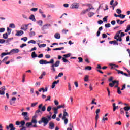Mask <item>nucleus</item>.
I'll return each instance as SVG.
<instances>
[{
  "mask_svg": "<svg viewBox=\"0 0 130 130\" xmlns=\"http://www.w3.org/2000/svg\"><path fill=\"white\" fill-rule=\"evenodd\" d=\"M21 115L23 116V118L25 120H29L30 118H29V116H28V112H23L21 114Z\"/></svg>",
  "mask_w": 130,
  "mask_h": 130,
  "instance_id": "obj_3",
  "label": "nucleus"
},
{
  "mask_svg": "<svg viewBox=\"0 0 130 130\" xmlns=\"http://www.w3.org/2000/svg\"><path fill=\"white\" fill-rule=\"evenodd\" d=\"M32 125V122H27L26 123V127H30Z\"/></svg>",
  "mask_w": 130,
  "mask_h": 130,
  "instance_id": "obj_39",
  "label": "nucleus"
},
{
  "mask_svg": "<svg viewBox=\"0 0 130 130\" xmlns=\"http://www.w3.org/2000/svg\"><path fill=\"white\" fill-rule=\"evenodd\" d=\"M78 59L79 60V61H78L79 63L83 62V58L79 57L78 58Z\"/></svg>",
  "mask_w": 130,
  "mask_h": 130,
  "instance_id": "obj_48",
  "label": "nucleus"
},
{
  "mask_svg": "<svg viewBox=\"0 0 130 130\" xmlns=\"http://www.w3.org/2000/svg\"><path fill=\"white\" fill-rule=\"evenodd\" d=\"M89 9H87L86 10H83L82 12L80 13V15H85L87 12H88Z\"/></svg>",
  "mask_w": 130,
  "mask_h": 130,
  "instance_id": "obj_25",
  "label": "nucleus"
},
{
  "mask_svg": "<svg viewBox=\"0 0 130 130\" xmlns=\"http://www.w3.org/2000/svg\"><path fill=\"white\" fill-rule=\"evenodd\" d=\"M46 75V73L45 72H43V73L41 74V76L40 77H39V79H43V77Z\"/></svg>",
  "mask_w": 130,
  "mask_h": 130,
  "instance_id": "obj_27",
  "label": "nucleus"
},
{
  "mask_svg": "<svg viewBox=\"0 0 130 130\" xmlns=\"http://www.w3.org/2000/svg\"><path fill=\"white\" fill-rule=\"evenodd\" d=\"M5 42H6V40H5L0 39V44H3L5 43Z\"/></svg>",
  "mask_w": 130,
  "mask_h": 130,
  "instance_id": "obj_50",
  "label": "nucleus"
},
{
  "mask_svg": "<svg viewBox=\"0 0 130 130\" xmlns=\"http://www.w3.org/2000/svg\"><path fill=\"white\" fill-rule=\"evenodd\" d=\"M3 37L4 39H8V33H5L3 35Z\"/></svg>",
  "mask_w": 130,
  "mask_h": 130,
  "instance_id": "obj_31",
  "label": "nucleus"
},
{
  "mask_svg": "<svg viewBox=\"0 0 130 130\" xmlns=\"http://www.w3.org/2000/svg\"><path fill=\"white\" fill-rule=\"evenodd\" d=\"M5 32V28H0V33H4Z\"/></svg>",
  "mask_w": 130,
  "mask_h": 130,
  "instance_id": "obj_62",
  "label": "nucleus"
},
{
  "mask_svg": "<svg viewBox=\"0 0 130 130\" xmlns=\"http://www.w3.org/2000/svg\"><path fill=\"white\" fill-rule=\"evenodd\" d=\"M57 108L58 109H59L60 108H64V105H61L58 106L57 107Z\"/></svg>",
  "mask_w": 130,
  "mask_h": 130,
  "instance_id": "obj_45",
  "label": "nucleus"
},
{
  "mask_svg": "<svg viewBox=\"0 0 130 130\" xmlns=\"http://www.w3.org/2000/svg\"><path fill=\"white\" fill-rule=\"evenodd\" d=\"M71 9H79V4L78 3H73L70 6Z\"/></svg>",
  "mask_w": 130,
  "mask_h": 130,
  "instance_id": "obj_8",
  "label": "nucleus"
},
{
  "mask_svg": "<svg viewBox=\"0 0 130 130\" xmlns=\"http://www.w3.org/2000/svg\"><path fill=\"white\" fill-rule=\"evenodd\" d=\"M116 72H117L118 74H121L122 75H123L124 73L123 72V71H121L120 70L116 69Z\"/></svg>",
  "mask_w": 130,
  "mask_h": 130,
  "instance_id": "obj_47",
  "label": "nucleus"
},
{
  "mask_svg": "<svg viewBox=\"0 0 130 130\" xmlns=\"http://www.w3.org/2000/svg\"><path fill=\"white\" fill-rule=\"evenodd\" d=\"M39 109H41V111L43 112H44L46 110V107L45 106H43V104H41L38 106Z\"/></svg>",
  "mask_w": 130,
  "mask_h": 130,
  "instance_id": "obj_6",
  "label": "nucleus"
},
{
  "mask_svg": "<svg viewBox=\"0 0 130 130\" xmlns=\"http://www.w3.org/2000/svg\"><path fill=\"white\" fill-rule=\"evenodd\" d=\"M16 33L15 34V36L20 37L22 36V35L24 34V31L22 30H16Z\"/></svg>",
  "mask_w": 130,
  "mask_h": 130,
  "instance_id": "obj_11",
  "label": "nucleus"
},
{
  "mask_svg": "<svg viewBox=\"0 0 130 130\" xmlns=\"http://www.w3.org/2000/svg\"><path fill=\"white\" fill-rule=\"evenodd\" d=\"M54 37L55 38H56V39H60V34H59V33H56L55 34Z\"/></svg>",
  "mask_w": 130,
  "mask_h": 130,
  "instance_id": "obj_21",
  "label": "nucleus"
},
{
  "mask_svg": "<svg viewBox=\"0 0 130 130\" xmlns=\"http://www.w3.org/2000/svg\"><path fill=\"white\" fill-rule=\"evenodd\" d=\"M25 122L24 120H22V121H20V122L19 121H16V123H15V124H16V125H20V124H21V125L19 126V127H20V128H21V127L24 126V125H25Z\"/></svg>",
  "mask_w": 130,
  "mask_h": 130,
  "instance_id": "obj_4",
  "label": "nucleus"
},
{
  "mask_svg": "<svg viewBox=\"0 0 130 130\" xmlns=\"http://www.w3.org/2000/svg\"><path fill=\"white\" fill-rule=\"evenodd\" d=\"M115 125H116V124H118V125H121V122L120 121H119L118 122H116L114 123Z\"/></svg>",
  "mask_w": 130,
  "mask_h": 130,
  "instance_id": "obj_57",
  "label": "nucleus"
},
{
  "mask_svg": "<svg viewBox=\"0 0 130 130\" xmlns=\"http://www.w3.org/2000/svg\"><path fill=\"white\" fill-rule=\"evenodd\" d=\"M35 35H36V34H35V32H34V31H30L29 32V36L30 37H32V36H35Z\"/></svg>",
  "mask_w": 130,
  "mask_h": 130,
  "instance_id": "obj_35",
  "label": "nucleus"
},
{
  "mask_svg": "<svg viewBox=\"0 0 130 130\" xmlns=\"http://www.w3.org/2000/svg\"><path fill=\"white\" fill-rule=\"evenodd\" d=\"M85 70H87V71H91V70H92V67L87 66L85 68Z\"/></svg>",
  "mask_w": 130,
  "mask_h": 130,
  "instance_id": "obj_33",
  "label": "nucleus"
},
{
  "mask_svg": "<svg viewBox=\"0 0 130 130\" xmlns=\"http://www.w3.org/2000/svg\"><path fill=\"white\" fill-rule=\"evenodd\" d=\"M29 20H31L33 22H36V19H35V16L33 14H31L29 17Z\"/></svg>",
  "mask_w": 130,
  "mask_h": 130,
  "instance_id": "obj_18",
  "label": "nucleus"
},
{
  "mask_svg": "<svg viewBox=\"0 0 130 130\" xmlns=\"http://www.w3.org/2000/svg\"><path fill=\"white\" fill-rule=\"evenodd\" d=\"M6 128L7 129H10V130H16V128L14 127V124H13V123H11L9 126H7Z\"/></svg>",
  "mask_w": 130,
  "mask_h": 130,
  "instance_id": "obj_10",
  "label": "nucleus"
},
{
  "mask_svg": "<svg viewBox=\"0 0 130 130\" xmlns=\"http://www.w3.org/2000/svg\"><path fill=\"white\" fill-rule=\"evenodd\" d=\"M20 52L19 49H13L10 51L11 53H18Z\"/></svg>",
  "mask_w": 130,
  "mask_h": 130,
  "instance_id": "obj_15",
  "label": "nucleus"
},
{
  "mask_svg": "<svg viewBox=\"0 0 130 130\" xmlns=\"http://www.w3.org/2000/svg\"><path fill=\"white\" fill-rule=\"evenodd\" d=\"M54 63V60L53 59H51L50 61H47L46 60H44L43 59H41L39 61L40 64H47L49 63L53 64Z\"/></svg>",
  "mask_w": 130,
  "mask_h": 130,
  "instance_id": "obj_2",
  "label": "nucleus"
},
{
  "mask_svg": "<svg viewBox=\"0 0 130 130\" xmlns=\"http://www.w3.org/2000/svg\"><path fill=\"white\" fill-rule=\"evenodd\" d=\"M112 83H110L109 84V87H111V88H112L114 85H115V84H117L118 85H119V82L118 81H116V80H113L112 81Z\"/></svg>",
  "mask_w": 130,
  "mask_h": 130,
  "instance_id": "obj_7",
  "label": "nucleus"
},
{
  "mask_svg": "<svg viewBox=\"0 0 130 130\" xmlns=\"http://www.w3.org/2000/svg\"><path fill=\"white\" fill-rule=\"evenodd\" d=\"M62 49H64V47L54 48V49H53V50H61Z\"/></svg>",
  "mask_w": 130,
  "mask_h": 130,
  "instance_id": "obj_36",
  "label": "nucleus"
},
{
  "mask_svg": "<svg viewBox=\"0 0 130 130\" xmlns=\"http://www.w3.org/2000/svg\"><path fill=\"white\" fill-rule=\"evenodd\" d=\"M85 82H88L89 81V75H85L84 77Z\"/></svg>",
  "mask_w": 130,
  "mask_h": 130,
  "instance_id": "obj_32",
  "label": "nucleus"
},
{
  "mask_svg": "<svg viewBox=\"0 0 130 130\" xmlns=\"http://www.w3.org/2000/svg\"><path fill=\"white\" fill-rule=\"evenodd\" d=\"M105 27L106 28H110V23H107V24H106L105 25Z\"/></svg>",
  "mask_w": 130,
  "mask_h": 130,
  "instance_id": "obj_60",
  "label": "nucleus"
},
{
  "mask_svg": "<svg viewBox=\"0 0 130 130\" xmlns=\"http://www.w3.org/2000/svg\"><path fill=\"white\" fill-rule=\"evenodd\" d=\"M9 28H12L13 29H15L16 28V26L14 23H11L9 25Z\"/></svg>",
  "mask_w": 130,
  "mask_h": 130,
  "instance_id": "obj_29",
  "label": "nucleus"
},
{
  "mask_svg": "<svg viewBox=\"0 0 130 130\" xmlns=\"http://www.w3.org/2000/svg\"><path fill=\"white\" fill-rule=\"evenodd\" d=\"M109 43L110 44H114V45H118V42L117 41L114 40V41H110Z\"/></svg>",
  "mask_w": 130,
  "mask_h": 130,
  "instance_id": "obj_16",
  "label": "nucleus"
},
{
  "mask_svg": "<svg viewBox=\"0 0 130 130\" xmlns=\"http://www.w3.org/2000/svg\"><path fill=\"white\" fill-rule=\"evenodd\" d=\"M7 32L8 33V35H10V34H11V32H12V29L9 27H7Z\"/></svg>",
  "mask_w": 130,
  "mask_h": 130,
  "instance_id": "obj_49",
  "label": "nucleus"
},
{
  "mask_svg": "<svg viewBox=\"0 0 130 130\" xmlns=\"http://www.w3.org/2000/svg\"><path fill=\"white\" fill-rule=\"evenodd\" d=\"M60 63V61H56L54 64H53V65L54 67H58L59 66Z\"/></svg>",
  "mask_w": 130,
  "mask_h": 130,
  "instance_id": "obj_24",
  "label": "nucleus"
},
{
  "mask_svg": "<svg viewBox=\"0 0 130 130\" xmlns=\"http://www.w3.org/2000/svg\"><path fill=\"white\" fill-rule=\"evenodd\" d=\"M118 108V106H116L115 103L113 104V111H115L116 108Z\"/></svg>",
  "mask_w": 130,
  "mask_h": 130,
  "instance_id": "obj_28",
  "label": "nucleus"
},
{
  "mask_svg": "<svg viewBox=\"0 0 130 130\" xmlns=\"http://www.w3.org/2000/svg\"><path fill=\"white\" fill-rule=\"evenodd\" d=\"M38 25H39V26H42L43 22L42 21V20H39L38 21Z\"/></svg>",
  "mask_w": 130,
  "mask_h": 130,
  "instance_id": "obj_44",
  "label": "nucleus"
},
{
  "mask_svg": "<svg viewBox=\"0 0 130 130\" xmlns=\"http://www.w3.org/2000/svg\"><path fill=\"white\" fill-rule=\"evenodd\" d=\"M45 46H46V44H41L40 45H39V47L40 48H41V47H45Z\"/></svg>",
  "mask_w": 130,
  "mask_h": 130,
  "instance_id": "obj_63",
  "label": "nucleus"
},
{
  "mask_svg": "<svg viewBox=\"0 0 130 130\" xmlns=\"http://www.w3.org/2000/svg\"><path fill=\"white\" fill-rule=\"evenodd\" d=\"M62 60H63V62H70V61H69V60H68L67 59H66V58L63 57L62 58Z\"/></svg>",
  "mask_w": 130,
  "mask_h": 130,
  "instance_id": "obj_54",
  "label": "nucleus"
},
{
  "mask_svg": "<svg viewBox=\"0 0 130 130\" xmlns=\"http://www.w3.org/2000/svg\"><path fill=\"white\" fill-rule=\"evenodd\" d=\"M120 114L124 115V109L121 108L120 110Z\"/></svg>",
  "mask_w": 130,
  "mask_h": 130,
  "instance_id": "obj_34",
  "label": "nucleus"
},
{
  "mask_svg": "<svg viewBox=\"0 0 130 130\" xmlns=\"http://www.w3.org/2000/svg\"><path fill=\"white\" fill-rule=\"evenodd\" d=\"M31 57H32V58H35L37 57V54H36L35 51L32 52Z\"/></svg>",
  "mask_w": 130,
  "mask_h": 130,
  "instance_id": "obj_22",
  "label": "nucleus"
},
{
  "mask_svg": "<svg viewBox=\"0 0 130 130\" xmlns=\"http://www.w3.org/2000/svg\"><path fill=\"white\" fill-rule=\"evenodd\" d=\"M117 14H121V10L117 9L116 10Z\"/></svg>",
  "mask_w": 130,
  "mask_h": 130,
  "instance_id": "obj_64",
  "label": "nucleus"
},
{
  "mask_svg": "<svg viewBox=\"0 0 130 130\" xmlns=\"http://www.w3.org/2000/svg\"><path fill=\"white\" fill-rule=\"evenodd\" d=\"M51 120V116L48 115L47 116V117H43L41 120L38 121V123L39 124H41V123L44 124V126H45L48 124V122H49V121Z\"/></svg>",
  "mask_w": 130,
  "mask_h": 130,
  "instance_id": "obj_1",
  "label": "nucleus"
},
{
  "mask_svg": "<svg viewBox=\"0 0 130 130\" xmlns=\"http://www.w3.org/2000/svg\"><path fill=\"white\" fill-rule=\"evenodd\" d=\"M28 44L32 43V44H35L36 43V41H35V40H31L29 41L28 42Z\"/></svg>",
  "mask_w": 130,
  "mask_h": 130,
  "instance_id": "obj_41",
  "label": "nucleus"
},
{
  "mask_svg": "<svg viewBox=\"0 0 130 130\" xmlns=\"http://www.w3.org/2000/svg\"><path fill=\"white\" fill-rule=\"evenodd\" d=\"M9 59V56L5 57L2 60V62L7 61Z\"/></svg>",
  "mask_w": 130,
  "mask_h": 130,
  "instance_id": "obj_56",
  "label": "nucleus"
},
{
  "mask_svg": "<svg viewBox=\"0 0 130 130\" xmlns=\"http://www.w3.org/2000/svg\"><path fill=\"white\" fill-rule=\"evenodd\" d=\"M63 111V117H62V119H64L66 118V116L69 117V114L68 113V112L66 111V109H64Z\"/></svg>",
  "mask_w": 130,
  "mask_h": 130,
  "instance_id": "obj_14",
  "label": "nucleus"
},
{
  "mask_svg": "<svg viewBox=\"0 0 130 130\" xmlns=\"http://www.w3.org/2000/svg\"><path fill=\"white\" fill-rule=\"evenodd\" d=\"M6 90V87L5 86H3L0 88V95H4L5 94V91Z\"/></svg>",
  "mask_w": 130,
  "mask_h": 130,
  "instance_id": "obj_13",
  "label": "nucleus"
},
{
  "mask_svg": "<svg viewBox=\"0 0 130 130\" xmlns=\"http://www.w3.org/2000/svg\"><path fill=\"white\" fill-rule=\"evenodd\" d=\"M62 120H64V124H68V122L69 121L68 118H65L64 119H62Z\"/></svg>",
  "mask_w": 130,
  "mask_h": 130,
  "instance_id": "obj_46",
  "label": "nucleus"
},
{
  "mask_svg": "<svg viewBox=\"0 0 130 130\" xmlns=\"http://www.w3.org/2000/svg\"><path fill=\"white\" fill-rule=\"evenodd\" d=\"M110 66H111V69L112 70V69H113L114 67L115 68H118V65H116L114 64H111Z\"/></svg>",
  "mask_w": 130,
  "mask_h": 130,
  "instance_id": "obj_38",
  "label": "nucleus"
},
{
  "mask_svg": "<svg viewBox=\"0 0 130 130\" xmlns=\"http://www.w3.org/2000/svg\"><path fill=\"white\" fill-rule=\"evenodd\" d=\"M24 27H21V30H23L24 31H26L28 29V25H25Z\"/></svg>",
  "mask_w": 130,
  "mask_h": 130,
  "instance_id": "obj_23",
  "label": "nucleus"
},
{
  "mask_svg": "<svg viewBox=\"0 0 130 130\" xmlns=\"http://www.w3.org/2000/svg\"><path fill=\"white\" fill-rule=\"evenodd\" d=\"M49 128L50 129H53V128H54V123H53V122H49Z\"/></svg>",
  "mask_w": 130,
  "mask_h": 130,
  "instance_id": "obj_19",
  "label": "nucleus"
},
{
  "mask_svg": "<svg viewBox=\"0 0 130 130\" xmlns=\"http://www.w3.org/2000/svg\"><path fill=\"white\" fill-rule=\"evenodd\" d=\"M31 123H37V120L35 119H32Z\"/></svg>",
  "mask_w": 130,
  "mask_h": 130,
  "instance_id": "obj_59",
  "label": "nucleus"
},
{
  "mask_svg": "<svg viewBox=\"0 0 130 130\" xmlns=\"http://www.w3.org/2000/svg\"><path fill=\"white\" fill-rule=\"evenodd\" d=\"M121 32V30L119 31L116 34L115 36L116 37H118V38H119V34H120Z\"/></svg>",
  "mask_w": 130,
  "mask_h": 130,
  "instance_id": "obj_52",
  "label": "nucleus"
},
{
  "mask_svg": "<svg viewBox=\"0 0 130 130\" xmlns=\"http://www.w3.org/2000/svg\"><path fill=\"white\" fill-rule=\"evenodd\" d=\"M88 17H93V16L94 15H95V13L90 12H89V13L88 14Z\"/></svg>",
  "mask_w": 130,
  "mask_h": 130,
  "instance_id": "obj_30",
  "label": "nucleus"
},
{
  "mask_svg": "<svg viewBox=\"0 0 130 130\" xmlns=\"http://www.w3.org/2000/svg\"><path fill=\"white\" fill-rule=\"evenodd\" d=\"M126 21V20L124 21H120L119 19H117L116 20L117 24H118L119 25H122L124 23H125Z\"/></svg>",
  "mask_w": 130,
  "mask_h": 130,
  "instance_id": "obj_17",
  "label": "nucleus"
},
{
  "mask_svg": "<svg viewBox=\"0 0 130 130\" xmlns=\"http://www.w3.org/2000/svg\"><path fill=\"white\" fill-rule=\"evenodd\" d=\"M11 54V52H7V53H2L1 55V58H3V57H4V56H6V55H9Z\"/></svg>",
  "mask_w": 130,
  "mask_h": 130,
  "instance_id": "obj_20",
  "label": "nucleus"
},
{
  "mask_svg": "<svg viewBox=\"0 0 130 130\" xmlns=\"http://www.w3.org/2000/svg\"><path fill=\"white\" fill-rule=\"evenodd\" d=\"M28 40V38H27V37H23V38H22L21 39V40H23V41H24V42H26V41H27V40Z\"/></svg>",
  "mask_w": 130,
  "mask_h": 130,
  "instance_id": "obj_53",
  "label": "nucleus"
},
{
  "mask_svg": "<svg viewBox=\"0 0 130 130\" xmlns=\"http://www.w3.org/2000/svg\"><path fill=\"white\" fill-rule=\"evenodd\" d=\"M117 93L119 94H121V91H120V87H118Z\"/></svg>",
  "mask_w": 130,
  "mask_h": 130,
  "instance_id": "obj_61",
  "label": "nucleus"
},
{
  "mask_svg": "<svg viewBox=\"0 0 130 130\" xmlns=\"http://www.w3.org/2000/svg\"><path fill=\"white\" fill-rule=\"evenodd\" d=\"M6 128L7 129H10V130H16V128L14 127V124H13V123H11L9 126H7Z\"/></svg>",
  "mask_w": 130,
  "mask_h": 130,
  "instance_id": "obj_9",
  "label": "nucleus"
},
{
  "mask_svg": "<svg viewBox=\"0 0 130 130\" xmlns=\"http://www.w3.org/2000/svg\"><path fill=\"white\" fill-rule=\"evenodd\" d=\"M58 109L57 108H55V107L53 108V110H54V114H57V113H58V112L57 111Z\"/></svg>",
  "mask_w": 130,
  "mask_h": 130,
  "instance_id": "obj_26",
  "label": "nucleus"
},
{
  "mask_svg": "<svg viewBox=\"0 0 130 130\" xmlns=\"http://www.w3.org/2000/svg\"><path fill=\"white\" fill-rule=\"evenodd\" d=\"M54 66H53V64L51 66V70H52V71H53V72H55V68H54Z\"/></svg>",
  "mask_w": 130,
  "mask_h": 130,
  "instance_id": "obj_58",
  "label": "nucleus"
},
{
  "mask_svg": "<svg viewBox=\"0 0 130 130\" xmlns=\"http://www.w3.org/2000/svg\"><path fill=\"white\" fill-rule=\"evenodd\" d=\"M124 110L125 111L126 116L127 118H128L130 116L129 114H127L128 113V111L130 110L129 106H125L124 107Z\"/></svg>",
  "mask_w": 130,
  "mask_h": 130,
  "instance_id": "obj_5",
  "label": "nucleus"
},
{
  "mask_svg": "<svg viewBox=\"0 0 130 130\" xmlns=\"http://www.w3.org/2000/svg\"><path fill=\"white\" fill-rule=\"evenodd\" d=\"M63 56L65 58H68V57H70L71 56V53H68L67 54L63 55Z\"/></svg>",
  "mask_w": 130,
  "mask_h": 130,
  "instance_id": "obj_40",
  "label": "nucleus"
},
{
  "mask_svg": "<svg viewBox=\"0 0 130 130\" xmlns=\"http://www.w3.org/2000/svg\"><path fill=\"white\" fill-rule=\"evenodd\" d=\"M108 120V118L105 117H103L102 119V122H104L105 121H107Z\"/></svg>",
  "mask_w": 130,
  "mask_h": 130,
  "instance_id": "obj_37",
  "label": "nucleus"
},
{
  "mask_svg": "<svg viewBox=\"0 0 130 130\" xmlns=\"http://www.w3.org/2000/svg\"><path fill=\"white\" fill-rule=\"evenodd\" d=\"M69 128H67V130H72L73 127H74V126H73V124H69Z\"/></svg>",
  "mask_w": 130,
  "mask_h": 130,
  "instance_id": "obj_42",
  "label": "nucleus"
},
{
  "mask_svg": "<svg viewBox=\"0 0 130 130\" xmlns=\"http://www.w3.org/2000/svg\"><path fill=\"white\" fill-rule=\"evenodd\" d=\"M89 6V10H94V7H93V6L91 4H88Z\"/></svg>",
  "mask_w": 130,
  "mask_h": 130,
  "instance_id": "obj_51",
  "label": "nucleus"
},
{
  "mask_svg": "<svg viewBox=\"0 0 130 130\" xmlns=\"http://www.w3.org/2000/svg\"><path fill=\"white\" fill-rule=\"evenodd\" d=\"M52 107L50 106H48L47 108V111H48V112H50V111L52 109Z\"/></svg>",
  "mask_w": 130,
  "mask_h": 130,
  "instance_id": "obj_43",
  "label": "nucleus"
},
{
  "mask_svg": "<svg viewBox=\"0 0 130 130\" xmlns=\"http://www.w3.org/2000/svg\"><path fill=\"white\" fill-rule=\"evenodd\" d=\"M51 25L50 24H46L43 25V26L42 27V30L43 31H44V30H46V29H48L49 27H50Z\"/></svg>",
  "mask_w": 130,
  "mask_h": 130,
  "instance_id": "obj_12",
  "label": "nucleus"
},
{
  "mask_svg": "<svg viewBox=\"0 0 130 130\" xmlns=\"http://www.w3.org/2000/svg\"><path fill=\"white\" fill-rule=\"evenodd\" d=\"M38 10V8H33L30 9V11H32V12H36Z\"/></svg>",
  "mask_w": 130,
  "mask_h": 130,
  "instance_id": "obj_55",
  "label": "nucleus"
}]
</instances>
